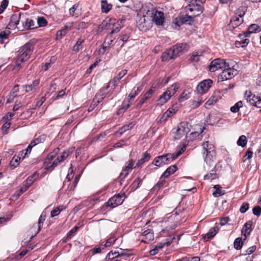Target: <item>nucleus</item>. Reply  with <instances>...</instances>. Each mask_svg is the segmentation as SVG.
<instances>
[{"label":"nucleus","instance_id":"52","mask_svg":"<svg viewBox=\"0 0 261 261\" xmlns=\"http://www.w3.org/2000/svg\"><path fill=\"white\" fill-rule=\"evenodd\" d=\"M243 105L242 101H239L230 108V111L232 113H237L239 112L240 109L243 107Z\"/></svg>","mask_w":261,"mask_h":261},{"label":"nucleus","instance_id":"24","mask_svg":"<svg viewBox=\"0 0 261 261\" xmlns=\"http://www.w3.org/2000/svg\"><path fill=\"white\" fill-rule=\"evenodd\" d=\"M221 98V93L219 91H215L205 103V106H212L216 103Z\"/></svg>","mask_w":261,"mask_h":261},{"label":"nucleus","instance_id":"64","mask_svg":"<svg viewBox=\"0 0 261 261\" xmlns=\"http://www.w3.org/2000/svg\"><path fill=\"white\" fill-rule=\"evenodd\" d=\"M252 213L255 216H259L261 214V207L259 205L254 206L252 209Z\"/></svg>","mask_w":261,"mask_h":261},{"label":"nucleus","instance_id":"2","mask_svg":"<svg viewBox=\"0 0 261 261\" xmlns=\"http://www.w3.org/2000/svg\"><path fill=\"white\" fill-rule=\"evenodd\" d=\"M35 41L30 40L22 46L17 53L15 68L19 69L21 64L27 61L31 57Z\"/></svg>","mask_w":261,"mask_h":261},{"label":"nucleus","instance_id":"37","mask_svg":"<svg viewBox=\"0 0 261 261\" xmlns=\"http://www.w3.org/2000/svg\"><path fill=\"white\" fill-rule=\"evenodd\" d=\"M244 21L243 18L234 15L230 20V23L233 27L240 25Z\"/></svg>","mask_w":261,"mask_h":261},{"label":"nucleus","instance_id":"43","mask_svg":"<svg viewBox=\"0 0 261 261\" xmlns=\"http://www.w3.org/2000/svg\"><path fill=\"white\" fill-rule=\"evenodd\" d=\"M23 25L25 29L30 30L36 28L35 25V22L34 20L31 19H27L24 23H23Z\"/></svg>","mask_w":261,"mask_h":261},{"label":"nucleus","instance_id":"31","mask_svg":"<svg viewBox=\"0 0 261 261\" xmlns=\"http://www.w3.org/2000/svg\"><path fill=\"white\" fill-rule=\"evenodd\" d=\"M203 100L202 98L200 96L196 99L191 100L189 102V106L192 109H195L198 108L203 102Z\"/></svg>","mask_w":261,"mask_h":261},{"label":"nucleus","instance_id":"18","mask_svg":"<svg viewBox=\"0 0 261 261\" xmlns=\"http://www.w3.org/2000/svg\"><path fill=\"white\" fill-rule=\"evenodd\" d=\"M176 56L175 54V51H174L172 47L166 49L164 53H163L161 59L163 62H167L172 59L176 58Z\"/></svg>","mask_w":261,"mask_h":261},{"label":"nucleus","instance_id":"57","mask_svg":"<svg viewBox=\"0 0 261 261\" xmlns=\"http://www.w3.org/2000/svg\"><path fill=\"white\" fill-rule=\"evenodd\" d=\"M181 153L182 151H179L175 153H167V155L168 156V158H169V163H170L171 162L175 160L179 155L181 154Z\"/></svg>","mask_w":261,"mask_h":261},{"label":"nucleus","instance_id":"53","mask_svg":"<svg viewBox=\"0 0 261 261\" xmlns=\"http://www.w3.org/2000/svg\"><path fill=\"white\" fill-rule=\"evenodd\" d=\"M141 182L142 179L138 177L130 185L131 191L136 190L140 186Z\"/></svg>","mask_w":261,"mask_h":261},{"label":"nucleus","instance_id":"30","mask_svg":"<svg viewBox=\"0 0 261 261\" xmlns=\"http://www.w3.org/2000/svg\"><path fill=\"white\" fill-rule=\"evenodd\" d=\"M252 224V221H249L247 222L243 227L242 233L245 238L250 235V233L251 231Z\"/></svg>","mask_w":261,"mask_h":261},{"label":"nucleus","instance_id":"40","mask_svg":"<svg viewBox=\"0 0 261 261\" xmlns=\"http://www.w3.org/2000/svg\"><path fill=\"white\" fill-rule=\"evenodd\" d=\"M214 189L215 191L213 192V195L215 197H218L225 194V192L224 190H222L221 187L219 185H216L214 186Z\"/></svg>","mask_w":261,"mask_h":261},{"label":"nucleus","instance_id":"23","mask_svg":"<svg viewBox=\"0 0 261 261\" xmlns=\"http://www.w3.org/2000/svg\"><path fill=\"white\" fill-rule=\"evenodd\" d=\"M135 125V123L134 122H129L127 124L124 125L120 127L119 130L115 132V135L117 137H120L124 133L133 128Z\"/></svg>","mask_w":261,"mask_h":261},{"label":"nucleus","instance_id":"41","mask_svg":"<svg viewBox=\"0 0 261 261\" xmlns=\"http://www.w3.org/2000/svg\"><path fill=\"white\" fill-rule=\"evenodd\" d=\"M58 162L57 161L55 160L53 162H47L45 163V160H44V168L46 170H53L54 168L58 165Z\"/></svg>","mask_w":261,"mask_h":261},{"label":"nucleus","instance_id":"6","mask_svg":"<svg viewBox=\"0 0 261 261\" xmlns=\"http://www.w3.org/2000/svg\"><path fill=\"white\" fill-rule=\"evenodd\" d=\"M125 198L126 196L124 193L116 194L105 203V206L106 207H110L112 208H114L121 205Z\"/></svg>","mask_w":261,"mask_h":261},{"label":"nucleus","instance_id":"47","mask_svg":"<svg viewBox=\"0 0 261 261\" xmlns=\"http://www.w3.org/2000/svg\"><path fill=\"white\" fill-rule=\"evenodd\" d=\"M20 159L21 156L14 155L10 161V166L13 168H16L19 165Z\"/></svg>","mask_w":261,"mask_h":261},{"label":"nucleus","instance_id":"46","mask_svg":"<svg viewBox=\"0 0 261 261\" xmlns=\"http://www.w3.org/2000/svg\"><path fill=\"white\" fill-rule=\"evenodd\" d=\"M246 11L247 7L244 6H242L236 10L234 15L241 18H243Z\"/></svg>","mask_w":261,"mask_h":261},{"label":"nucleus","instance_id":"12","mask_svg":"<svg viewBox=\"0 0 261 261\" xmlns=\"http://www.w3.org/2000/svg\"><path fill=\"white\" fill-rule=\"evenodd\" d=\"M137 23L138 28L142 31H146L152 27L151 19L149 18L140 16Z\"/></svg>","mask_w":261,"mask_h":261},{"label":"nucleus","instance_id":"44","mask_svg":"<svg viewBox=\"0 0 261 261\" xmlns=\"http://www.w3.org/2000/svg\"><path fill=\"white\" fill-rule=\"evenodd\" d=\"M68 28L67 26H64L62 29L57 31L56 33V39H61L63 36H64L67 33Z\"/></svg>","mask_w":261,"mask_h":261},{"label":"nucleus","instance_id":"25","mask_svg":"<svg viewBox=\"0 0 261 261\" xmlns=\"http://www.w3.org/2000/svg\"><path fill=\"white\" fill-rule=\"evenodd\" d=\"M110 87L109 84H108L106 87L101 88L95 95L94 97L95 98V99H97L101 102L107 96V91Z\"/></svg>","mask_w":261,"mask_h":261},{"label":"nucleus","instance_id":"8","mask_svg":"<svg viewBox=\"0 0 261 261\" xmlns=\"http://www.w3.org/2000/svg\"><path fill=\"white\" fill-rule=\"evenodd\" d=\"M238 74V71L233 68L228 67L224 68L222 72L219 74L218 79L219 81L222 82L232 79Z\"/></svg>","mask_w":261,"mask_h":261},{"label":"nucleus","instance_id":"33","mask_svg":"<svg viewBox=\"0 0 261 261\" xmlns=\"http://www.w3.org/2000/svg\"><path fill=\"white\" fill-rule=\"evenodd\" d=\"M20 18V14H13L11 17L10 21L9 23V25L10 27H16L17 25L18 24V23H19Z\"/></svg>","mask_w":261,"mask_h":261},{"label":"nucleus","instance_id":"20","mask_svg":"<svg viewBox=\"0 0 261 261\" xmlns=\"http://www.w3.org/2000/svg\"><path fill=\"white\" fill-rule=\"evenodd\" d=\"M127 72L126 69L121 70L108 84H109L110 86L112 84L113 88L115 89L117 86L120 80L127 74Z\"/></svg>","mask_w":261,"mask_h":261},{"label":"nucleus","instance_id":"36","mask_svg":"<svg viewBox=\"0 0 261 261\" xmlns=\"http://www.w3.org/2000/svg\"><path fill=\"white\" fill-rule=\"evenodd\" d=\"M141 86H136L132 90L130 93L128 94V97L129 99L134 98L141 91Z\"/></svg>","mask_w":261,"mask_h":261},{"label":"nucleus","instance_id":"59","mask_svg":"<svg viewBox=\"0 0 261 261\" xmlns=\"http://www.w3.org/2000/svg\"><path fill=\"white\" fill-rule=\"evenodd\" d=\"M100 102L98 101L97 99H95V98L94 97L91 105L88 108V111L89 112L92 111L100 103Z\"/></svg>","mask_w":261,"mask_h":261},{"label":"nucleus","instance_id":"19","mask_svg":"<svg viewBox=\"0 0 261 261\" xmlns=\"http://www.w3.org/2000/svg\"><path fill=\"white\" fill-rule=\"evenodd\" d=\"M168 157L167 154L156 156L154 159L152 164L158 167L162 166L165 164H168L169 163Z\"/></svg>","mask_w":261,"mask_h":261},{"label":"nucleus","instance_id":"45","mask_svg":"<svg viewBox=\"0 0 261 261\" xmlns=\"http://www.w3.org/2000/svg\"><path fill=\"white\" fill-rule=\"evenodd\" d=\"M123 254L118 251H111L109 252L106 257V259H110L111 258L115 257V258H117L118 257L122 256Z\"/></svg>","mask_w":261,"mask_h":261},{"label":"nucleus","instance_id":"9","mask_svg":"<svg viewBox=\"0 0 261 261\" xmlns=\"http://www.w3.org/2000/svg\"><path fill=\"white\" fill-rule=\"evenodd\" d=\"M229 63L224 59L217 58L214 60L209 66V70L211 72H215L218 69H224L228 67Z\"/></svg>","mask_w":261,"mask_h":261},{"label":"nucleus","instance_id":"13","mask_svg":"<svg viewBox=\"0 0 261 261\" xmlns=\"http://www.w3.org/2000/svg\"><path fill=\"white\" fill-rule=\"evenodd\" d=\"M171 47L175 51V54L177 58L189 49V45L187 43H177Z\"/></svg>","mask_w":261,"mask_h":261},{"label":"nucleus","instance_id":"55","mask_svg":"<svg viewBox=\"0 0 261 261\" xmlns=\"http://www.w3.org/2000/svg\"><path fill=\"white\" fill-rule=\"evenodd\" d=\"M79 227L77 226H75L73 228H72L67 234L66 239L67 240H70L72 237L74 236L75 232L79 229Z\"/></svg>","mask_w":261,"mask_h":261},{"label":"nucleus","instance_id":"42","mask_svg":"<svg viewBox=\"0 0 261 261\" xmlns=\"http://www.w3.org/2000/svg\"><path fill=\"white\" fill-rule=\"evenodd\" d=\"M117 238L114 234H111L109 238L106 241L104 247H110L115 243L117 240Z\"/></svg>","mask_w":261,"mask_h":261},{"label":"nucleus","instance_id":"51","mask_svg":"<svg viewBox=\"0 0 261 261\" xmlns=\"http://www.w3.org/2000/svg\"><path fill=\"white\" fill-rule=\"evenodd\" d=\"M247 138L244 135L241 136L237 141V144L238 146L244 147L247 144Z\"/></svg>","mask_w":261,"mask_h":261},{"label":"nucleus","instance_id":"49","mask_svg":"<svg viewBox=\"0 0 261 261\" xmlns=\"http://www.w3.org/2000/svg\"><path fill=\"white\" fill-rule=\"evenodd\" d=\"M39 84V80H36L33 81V83L31 85H24L23 86V87L25 88V91L26 92H29L33 90V89H34L36 87L38 86Z\"/></svg>","mask_w":261,"mask_h":261},{"label":"nucleus","instance_id":"35","mask_svg":"<svg viewBox=\"0 0 261 261\" xmlns=\"http://www.w3.org/2000/svg\"><path fill=\"white\" fill-rule=\"evenodd\" d=\"M46 137L47 136L45 134H41L38 136L36 135L34 139L32 142L36 146L37 144L43 143L45 141Z\"/></svg>","mask_w":261,"mask_h":261},{"label":"nucleus","instance_id":"7","mask_svg":"<svg viewBox=\"0 0 261 261\" xmlns=\"http://www.w3.org/2000/svg\"><path fill=\"white\" fill-rule=\"evenodd\" d=\"M245 97L247 101L250 105L259 108H261V93L255 94L251 93V91H246Z\"/></svg>","mask_w":261,"mask_h":261},{"label":"nucleus","instance_id":"17","mask_svg":"<svg viewBox=\"0 0 261 261\" xmlns=\"http://www.w3.org/2000/svg\"><path fill=\"white\" fill-rule=\"evenodd\" d=\"M46 217V213L44 212H43L41 213V214L39 218L38 224L37 225L36 224H35L32 226L31 230L33 229H37V230L35 231L34 235H33L32 236V237L31 238V239L34 237L36 236V234H38L39 233V232L40 231V230L42 227L43 224L44 223V221L45 220Z\"/></svg>","mask_w":261,"mask_h":261},{"label":"nucleus","instance_id":"63","mask_svg":"<svg viewBox=\"0 0 261 261\" xmlns=\"http://www.w3.org/2000/svg\"><path fill=\"white\" fill-rule=\"evenodd\" d=\"M173 109H169L162 116V118L164 119V120H166L168 118L171 117L172 114L175 113V112H173Z\"/></svg>","mask_w":261,"mask_h":261},{"label":"nucleus","instance_id":"21","mask_svg":"<svg viewBox=\"0 0 261 261\" xmlns=\"http://www.w3.org/2000/svg\"><path fill=\"white\" fill-rule=\"evenodd\" d=\"M260 31L261 29L258 24L255 23L249 25L247 31L244 32L243 34L240 35V37L241 36L249 37L251 34L259 32Z\"/></svg>","mask_w":261,"mask_h":261},{"label":"nucleus","instance_id":"56","mask_svg":"<svg viewBox=\"0 0 261 261\" xmlns=\"http://www.w3.org/2000/svg\"><path fill=\"white\" fill-rule=\"evenodd\" d=\"M37 22L39 27H44L47 24L46 19L43 17H38L37 19Z\"/></svg>","mask_w":261,"mask_h":261},{"label":"nucleus","instance_id":"61","mask_svg":"<svg viewBox=\"0 0 261 261\" xmlns=\"http://www.w3.org/2000/svg\"><path fill=\"white\" fill-rule=\"evenodd\" d=\"M202 130L201 129L200 132H192L190 134L191 138L193 140H196L200 139L202 136L201 134L202 133Z\"/></svg>","mask_w":261,"mask_h":261},{"label":"nucleus","instance_id":"58","mask_svg":"<svg viewBox=\"0 0 261 261\" xmlns=\"http://www.w3.org/2000/svg\"><path fill=\"white\" fill-rule=\"evenodd\" d=\"M38 175L36 173H34L31 176L28 177L27 179L25 180L26 184L32 185L34 181L36 180L37 178L38 177Z\"/></svg>","mask_w":261,"mask_h":261},{"label":"nucleus","instance_id":"38","mask_svg":"<svg viewBox=\"0 0 261 261\" xmlns=\"http://www.w3.org/2000/svg\"><path fill=\"white\" fill-rule=\"evenodd\" d=\"M142 236L145 237V239L148 241H152L154 239L153 230L151 229H147L142 232Z\"/></svg>","mask_w":261,"mask_h":261},{"label":"nucleus","instance_id":"29","mask_svg":"<svg viewBox=\"0 0 261 261\" xmlns=\"http://www.w3.org/2000/svg\"><path fill=\"white\" fill-rule=\"evenodd\" d=\"M177 170V167L175 165L170 166L162 174L161 176V178H162L163 177H168L169 176L175 172Z\"/></svg>","mask_w":261,"mask_h":261},{"label":"nucleus","instance_id":"60","mask_svg":"<svg viewBox=\"0 0 261 261\" xmlns=\"http://www.w3.org/2000/svg\"><path fill=\"white\" fill-rule=\"evenodd\" d=\"M84 42V40L79 39L76 42L75 44L73 46L72 50L75 52H78L80 50V47Z\"/></svg>","mask_w":261,"mask_h":261},{"label":"nucleus","instance_id":"50","mask_svg":"<svg viewBox=\"0 0 261 261\" xmlns=\"http://www.w3.org/2000/svg\"><path fill=\"white\" fill-rule=\"evenodd\" d=\"M70 153V151L69 150H65V151H64L62 153L61 155L58 156V158L56 160V161H57L58 164L59 163H60V162H62L64 161L68 156V155H69Z\"/></svg>","mask_w":261,"mask_h":261},{"label":"nucleus","instance_id":"32","mask_svg":"<svg viewBox=\"0 0 261 261\" xmlns=\"http://www.w3.org/2000/svg\"><path fill=\"white\" fill-rule=\"evenodd\" d=\"M219 228L218 226H216L211 228L209 231L205 234L203 238L205 239L207 238L208 240L213 238L218 233Z\"/></svg>","mask_w":261,"mask_h":261},{"label":"nucleus","instance_id":"39","mask_svg":"<svg viewBox=\"0 0 261 261\" xmlns=\"http://www.w3.org/2000/svg\"><path fill=\"white\" fill-rule=\"evenodd\" d=\"M65 209L66 207L64 205H59V206L56 207L51 211L50 217L53 218L54 217L58 216L62 211L65 210Z\"/></svg>","mask_w":261,"mask_h":261},{"label":"nucleus","instance_id":"62","mask_svg":"<svg viewBox=\"0 0 261 261\" xmlns=\"http://www.w3.org/2000/svg\"><path fill=\"white\" fill-rule=\"evenodd\" d=\"M253 156V152L252 151V149L249 148L245 153V155L244 156L243 158L244 159L243 161L245 162L246 160H249L252 158Z\"/></svg>","mask_w":261,"mask_h":261},{"label":"nucleus","instance_id":"22","mask_svg":"<svg viewBox=\"0 0 261 261\" xmlns=\"http://www.w3.org/2000/svg\"><path fill=\"white\" fill-rule=\"evenodd\" d=\"M154 8L149 9L147 6H142V9L140 10V12L138 14V16H142L146 18H149L151 19L152 14L154 12Z\"/></svg>","mask_w":261,"mask_h":261},{"label":"nucleus","instance_id":"26","mask_svg":"<svg viewBox=\"0 0 261 261\" xmlns=\"http://www.w3.org/2000/svg\"><path fill=\"white\" fill-rule=\"evenodd\" d=\"M101 11L102 13L108 14L112 9L113 5L108 3L107 0H101L100 2Z\"/></svg>","mask_w":261,"mask_h":261},{"label":"nucleus","instance_id":"1","mask_svg":"<svg viewBox=\"0 0 261 261\" xmlns=\"http://www.w3.org/2000/svg\"><path fill=\"white\" fill-rule=\"evenodd\" d=\"M202 5L191 0L190 4L182 8V15L176 18L173 23L177 27L187 22L193 21V18L199 16L203 11Z\"/></svg>","mask_w":261,"mask_h":261},{"label":"nucleus","instance_id":"4","mask_svg":"<svg viewBox=\"0 0 261 261\" xmlns=\"http://www.w3.org/2000/svg\"><path fill=\"white\" fill-rule=\"evenodd\" d=\"M179 88V84L177 83H173L169 86L166 91L160 96L158 99V104L162 106L166 103L168 100L173 96Z\"/></svg>","mask_w":261,"mask_h":261},{"label":"nucleus","instance_id":"54","mask_svg":"<svg viewBox=\"0 0 261 261\" xmlns=\"http://www.w3.org/2000/svg\"><path fill=\"white\" fill-rule=\"evenodd\" d=\"M234 247L237 250H240L243 246V242L241 238H237L235 239L234 243Z\"/></svg>","mask_w":261,"mask_h":261},{"label":"nucleus","instance_id":"5","mask_svg":"<svg viewBox=\"0 0 261 261\" xmlns=\"http://www.w3.org/2000/svg\"><path fill=\"white\" fill-rule=\"evenodd\" d=\"M191 129V125L186 121L180 122L177 126V128L175 133L174 138L178 140L183 137H186Z\"/></svg>","mask_w":261,"mask_h":261},{"label":"nucleus","instance_id":"48","mask_svg":"<svg viewBox=\"0 0 261 261\" xmlns=\"http://www.w3.org/2000/svg\"><path fill=\"white\" fill-rule=\"evenodd\" d=\"M190 90H184L180 96L178 98V101L179 102H182L185 100L188 99L190 97V94L191 93Z\"/></svg>","mask_w":261,"mask_h":261},{"label":"nucleus","instance_id":"15","mask_svg":"<svg viewBox=\"0 0 261 261\" xmlns=\"http://www.w3.org/2000/svg\"><path fill=\"white\" fill-rule=\"evenodd\" d=\"M206 165L207 166H204L205 170H208L211 168H212V169L210 170V173L204 176V179L212 180L218 178V175L216 170V165L215 164V162L212 167H210L208 165Z\"/></svg>","mask_w":261,"mask_h":261},{"label":"nucleus","instance_id":"27","mask_svg":"<svg viewBox=\"0 0 261 261\" xmlns=\"http://www.w3.org/2000/svg\"><path fill=\"white\" fill-rule=\"evenodd\" d=\"M81 10L80 4L75 3L69 9V14L73 17H77L81 13Z\"/></svg>","mask_w":261,"mask_h":261},{"label":"nucleus","instance_id":"3","mask_svg":"<svg viewBox=\"0 0 261 261\" xmlns=\"http://www.w3.org/2000/svg\"><path fill=\"white\" fill-rule=\"evenodd\" d=\"M203 154L204 162L210 167L213 166L216 159V152L214 145L208 141H205L202 144Z\"/></svg>","mask_w":261,"mask_h":261},{"label":"nucleus","instance_id":"14","mask_svg":"<svg viewBox=\"0 0 261 261\" xmlns=\"http://www.w3.org/2000/svg\"><path fill=\"white\" fill-rule=\"evenodd\" d=\"M109 23V27L111 28V31L110 33V35L117 33L120 31L123 27V20L119 19L117 21L116 20H110Z\"/></svg>","mask_w":261,"mask_h":261},{"label":"nucleus","instance_id":"16","mask_svg":"<svg viewBox=\"0 0 261 261\" xmlns=\"http://www.w3.org/2000/svg\"><path fill=\"white\" fill-rule=\"evenodd\" d=\"M135 161L133 159L129 160L125 167L123 168L120 174V177L122 178H125L132 170L134 168Z\"/></svg>","mask_w":261,"mask_h":261},{"label":"nucleus","instance_id":"11","mask_svg":"<svg viewBox=\"0 0 261 261\" xmlns=\"http://www.w3.org/2000/svg\"><path fill=\"white\" fill-rule=\"evenodd\" d=\"M213 81L211 79L204 80L197 85L196 90L199 94H204L208 91L212 87Z\"/></svg>","mask_w":261,"mask_h":261},{"label":"nucleus","instance_id":"28","mask_svg":"<svg viewBox=\"0 0 261 261\" xmlns=\"http://www.w3.org/2000/svg\"><path fill=\"white\" fill-rule=\"evenodd\" d=\"M150 159V155L147 151L145 152L143 154L142 158L139 160L136 164V166L134 167V168L137 167H140L144 163L147 162L149 161Z\"/></svg>","mask_w":261,"mask_h":261},{"label":"nucleus","instance_id":"10","mask_svg":"<svg viewBox=\"0 0 261 261\" xmlns=\"http://www.w3.org/2000/svg\"><path fill=\"white\" fill-rule=\"evenodd\" d=\"M153 13L151 18V23L154 22L157 27L163 26L165 21L164 14L163 12L156 9L153 10Z\"/></svg>","mask_w":261,"mask_h":261},{"label":"nucleus","instance_id":"34","mask_svg":"<svg viewBox=\"0 0 261 261\" xmlns=\"http://www.w3.org/2000/svg\"><path fill=\"white\" fill-rule=\"evenodd\" d=\"M174 238L171 237H169L166 239L165 240L157 244L156 246L159 249H162L165 246H168L170 245L173 241Z\"/></svg>","mask_w":261,"mask_h":261}]
</instances>
